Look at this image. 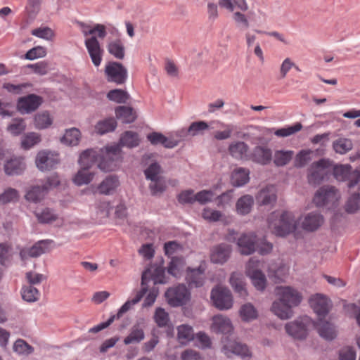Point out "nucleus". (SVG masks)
<instances>
[{"label": "nucleus", "mask_w": 360, "mask_h": 360, "mask_svg": "<svg viewBox=\"0 0 360 360\" xmlns=\"http://www.w3.org/2000/svg\"><path fill=\"white\" fill-rule=\"evenodd\" d=\"M147 139L153 145L162 144L167 148H173L178 145V141L167 138L158 132H153L147 136Z\"/></svg>", "instance_id": "29"}, {"label": "nucleus", "mask_w": 360, "mask_h": 360, "mask_svg": "<svg viewBox=\"0 0 360 360\" xmlns=\"http://www.w3.org/2000/svg\"><path fill=\"white\" fill-rule=\"evenodd\" d=\"M21 295L23 300L27 302H34L39 300L40 293L35 287L28 285L22 288Z\"/></svg>", "instance_id": "43"}, {"label": "nucleus", "mask_w": 360, "mask_h": 360, "mask_svg": "<svg viewBox=\"0 0 360 360\" xmlns=\"http://www.w3.org/2000/svg\"><path fill=\"white\" fill-rule=\"evenodd\" d=\"M25 169V163L21 157L11 158L4 165V171L8 175L20 174Z\"/></svg>", "instance_id": "27"}, {"label": "nucleus", "mask_w": 360, "mask_h": 360, "mask_svg": "<svg viewBox=\"0 0 360 360\" xmlns=\"http://www.w3.org/2000/svg\"><path fill=\"white\" fill-rule=\"evenodd\" d=\"M254 204L253 197L250 195H245L240 197L236 205V212L240 215H245L250 212Z\"/></svg>", "instance_id": "32"}, {"label": "nucleus", "mask_w": 360, "mask_h": 360, "mask_svg": "<svg viewBox=\"0 0 360 360\" xmlns=\"http://www.w3.org/2000/svg\"><path fill=\"white\" fill-rule=\"evenodd\" d=\"M330 172L329 161L321 159L313 162L308 169L307 179L309 184L319 185L328 176Z\"/></svg>", "instance_id": "7"}, {"label": "nucleus", "mask_w": 360, "mask_h": 360, "mask_svg": "<svg viewBox=\"0 0 360 360\" xmlns=\"http://www.w3.org/2000/svg\"><path fill=\"white\" fill-rule=\"evenodd\" d=\"M19 195L17 190L8 188L4 192L0 194V204L5 205L15 202L18 200Z\"/></svg>", "instance_id": "50"}, {"label": "nucleus", "mask_w": 360, "mask_h": 360, "mask_svg": "<svg viewBox=\"0 0 360 360\" xmlns=\"http://www.w3.org/2000/svg\"><path fill=\"white\" fill-rule=\"evenodd\" d=\"M302 128V124L297 122L294 125L277 129L274 134L279 137H286L300 131Z\"/></svg>", "instance_id": "54"}, {"label": "nucleus", "mask_w": 360, "mask_h": 360, "mask_svg": "<svg viewBox=\"0 0 360 360\" xmlns=\"http://www.w3.org/2000/svg\"><path fill=\"white\" fill-rule=\"evenodd\" d=\"M211 299L214 305L220 310L229 309L233 306V298L231 291L220 286L212 290Z\"/></svg>", "instance_id": "11"}, {"label": "nucleus", "mask_w": 360, "mask_h": 360, "mask_svg": "<svg viewBox=\"0 0 360 360\" xmlns=\"http://www.w3.org/2000/svg\"><path fill=\"white\" fill-rule=\"evenodd\" d=\"M79 139L80 131L76 128H72L66 130L61 139V142L67 146H76L78 144Z\"/></svg>", "instance_id": "44"}, {"label": "nucleus", "mask_w": 360, "mask_h": 360, "mask_svg": "<svg viewBox=\"0 0 360 360\" xmlns=\"http://www.w3.org/2000/svg\"><path fill=\"white\" fill-rule=\"evenodd\" d=\"M146 292V288L145 287L138 291L134 298L127 300L119 309L117 314V318L119 319L122 316L123 314L129 311L134 304L138 303L143 297Z\"/></svg>", "instance_id": "40"}, {"label": "nucleus", "mask_w": 360, "mask_h": 360, "mask_svg": "<svg viewBox=\"0 0 360 360\" xmlns=\"http://www.w3.org/2000/svg\"><path fill=\"white\" fill-rule=\"evenodd\" d=\"M46 55V49L42 46H36L30 49L25 54V58L27 60H34L43 58Z\"/></svg>", "instance_id": "63"}, {"label": "nucleus", "mask_w": 360, "mask_h": 360, "mask_svg": "<svg viewBox=\"0 0 360 360\" xmlns=\"http://www.w3.org/2000/svg\"><path fill=\"white\" fill-rule=\"evenodd\" d=\"M152 278L155 284L165 283L166 282L165 277V269L161 266H157L153 270H145L141 276V286L147 289V282Z\"/></svg>", "instance_id": "21"}, {"label": "nucleus", "mask_w": 360, "mask_h": 360, "mask_svg": "<svg viewBox=\"0 0 360 360\" xmlns=\"http://www.w3.org/2000/svg\"><path fill=\"white\" fill-rule=\"evenodd\" d=\"M248 160L262 165H268L272 160L271 150L266 146H256L252 150Z\"/></svg>", "instance_id": "20"}, {"label": "nucleus", "mask_w": 360, "mask_h": 360, "mask_svg": "<svg viewBox=\"0 0 360 360\" xmlns=\"http://www.w3.org/2000/svg\"><path fill=\"white\" fill-rule=\"evenodd\" d=\"M59 184L57 176L52 177L48 180V186H34L25 195V198L29 201L37 202L40 201L44 197L49 187L56 186Z\"/></svg>", "instance_id": "16"}, {"label": "nucleus", "mask_w": 360, "mask_h": 360, "mask_svg": "<svg viewBox=\"0 0 360 360\" xmlns=\"http://www.w3.org/2000/svg\"><path fill=\"white\" fill-rule=\"evenodd\" d=\"M41 0H27L25 11L27 15L34 17L40 11Z\"/></svg>", "instance_id": "62"}, {"label": "nucleus", "mask_w": 360, "mask_h": 360, "mask_svg": "<svg viewBox=\"0 0 360 360\" xmlns=\"http://www.w3.org/2000/svg\"><path fill=\"white\" fill-rule=\"evenodd\" d=\"M108 52L117 59H123L124 57V47L120 39L110 41L107 46Z\"/></svg>", "instance_id": "45"}, {"label": "nucleus", "mask_w": 360, "mask_h": 360, "mask_svg": "<svg viewBox=\"0 0 360 360\" xmlns=\"http://www.w3.org/2000/svg\"><path fill=\"white\" fill-rule=\"evenodd\" d=\"M154 319L159 327H165L169 321V314L164 309L159 307L155 310Z\"/></svg>", "instance_id": "57"}, {"label": "nucleus", "mask_w": 360, "mask_h": 360, "mask_svg": "<svg viewBox=\"0 0 360 360\" xmlns=\"http://www.w3.org/2000/svg\"><path fill=\"white\" fill-rule=\"evenodd\" d=\"M360 205V189L357 193H353L345 205V210L349 213L355 212Z\"/></svg>", "instance_id": "53"}, {"label": "nucleus", "mask_w": 360, "mask_h": 360, "mask_svg": "<svg viewBox=\"0 0 360 360\" xmlns=\"http://www.w3.org/2000/svg\"><path fill=\"white\" fill-rule=\"evenodd\" d=\"M107 97L109 100L117 103H125L129 98L127 91L122 89H113L110 91Z\"/></svg>", "instance_id": "48"}, {"label": "nucleus", "mask_w": 360, "mask_h": 360, "mask_svg": "<svg viewBox=\"0 0 360 360\" xmlns=\"http://www.w3.org/2000/svg\"><path fill=\"white\" fill-rule=\"evenodd\" d=\"M205 278V270L201 267L188 269L186 280L191 288L201 287L204 283Z\"/></svg>", "instance_id": "22"}, {"label": "nucleus", "mask_w": 360, "mask_h": 360, "mask_svg": "<svg viewBox=\"0 0 360 360\" xmlns=\"http://www.w3.org/2000/svg\"><path fill=\"white\" fill-rule=\"evenodd\" d=\"M26 125L23 119H14L8 126V131L13 134L18 135L25 129Z\"/></svg>", "instance_id": "58"}, {"label": "nucleus", "mask_w": 360, "mask_h": 360, "mask_svg": "<svg viewBox=\"0 0 360 360\" xmlns=\"http://www.w3.org/2000/svg\"><path fill=\"white\" fill-rule=\"evenodd\" d=\"M42 99L40 96L35 94H30L25 97H21L18 101V109L22 113H28L37 110L41 105Z\"/></svg>", "instance_id": "19"}, {"label": "nucleus", "mask_w": 360, "mask_h": 360, "mask_svg": "<svg viewBox=\"0 0 360 360\" xmlns=\"http://www.w3.org/2000/svg\"><path fill=\"white\" fill-rule=\"evenodd\" d=\"M53 120L47 112L38 113L34 117L35 127L43 129L51 125Z\"/></svg>", "instance_id": "46"}, {"label": "nucleus", "mask_w": 360, "mask_h": 360, "mask_svg": "<svg viewBox=\"0 0 360 360\" xmlns=\"http://www.w3.org/2000/svg\"><path fill=\"white\" fill-rule=\"evenodd\" d=\"M13 350L19 354L28 355L33 352L34 348L25 340L18 339L14 343Z\"/></svg>", "instance_id": "55"}, {"label": "nucleus", "mask_w": 360, "mask_h": 360, "mask_svg": "<svg viewBox=\"0 0 360 360\" xmlns=\"http://www.w3.org/2000/svg\"><path fill=\"white\" fill-rule=\"evenodd\" d=\"M53 243L51 240H42L36 243L31 248H25L20 250V256L22 260L30 257H37L50 250V245Z\"/></svg>", "instance_id": "15"}, {"label": "nucleus", "mask_w": 360, "mask_h": 360, "mask_svg": "<svg viewBox=\"0 0 360 360\" xmlns=\"http://www.w3.org/2000/svg\"><path fill=\"white\" fill-rule=\"evenodd\" d=\"M150 181L151 182L149 185V188L153 195L161 193L165 190V183L160 176L157 178L155 180Z\"/></svg>", "instance_id": "64"}, {"label": "nucleus", "mask_w": 360, "mask_h": 360, "mask_svg": "<svg viewBox=\"0 0 360 360\" xmlns=\"http://www.w3.org/2000/svg\"><path fill=\"white\" fill-rule=\"evenodd\" d=\"M169 305L179 307L185 304L190 300V292L184 285L171 288L165 292Z\"/></svg>", "instance_id": "12"}, {"label": "nucleus", "mask_w": 360, "mask_h": 360, "mask_svg": "<svg viewBox=\"0 0 360 360\" xmlns=\"http://www.w3.org/2000/svg\"><path fill=\"white\" fill-rule=\"evenodd\" d=\"M208 127V124L204 121L194 122L189 126L188 129V134L194 136L207 129Z\"/></svg>", "instance_id": "59"}, {"label": "nucleus", "mask_w": 360, "mask_h": 360, "mask_svg": "<svg viewBox=\"0 0 360 360\" xmlns=\"http://www.w3.org/2000/svg\"><path fill=\"white\" fill-rule=\"evenodd\" d=\"M115 114L124 123H131L136 118V112L130 107L119 106L115 109Z\"/></svg>", "instance_id": "37"}, {"label": "nucleus", "mask_w": 360, "mask_h": 360, "mask_svg": "<svg viewBox=\"0 0 360 360\" xmlns=\"http://www.w3.org/2000/svg\"><path fill=\"white\" fill-rule=\"evenodd\" d=\"M275 294L277 299L273 302L271 311L281 319H290L293 315L292 307L302 302L301 292L291 286H277Z\"/></svg>", "instance_id": "2"}, {"label": "nucleus", "mask_w": 360, "mask_h": 360, "mask_svg": "<svg viewBox=\"0 0 360 360\" xmlns=\"http://www.w3.org/2000/svg\"><path fill=\"white\" fill-rule=\"evenodd\" d=\"M263 267L264 262L255 257H251L245 267L247 276L250 278L255 288L259 291H263L267 283L266 276L261 270Z\"/></svg>", "instance_id": "6"}, {"label": "nucleus", "mask_w": 360, "mask_h": 360, "mask_svg": "<svg viewBox=\"0 0 360 360\" xmlns=\"http://www.w3.org/2000/svg\"><path fill=\"white\" fill-rule=\"evenodd\" d=\"M294 151L288 150H276L274 155V163L277 167H283L288 165L292 159Z\"/></svg>", "instance_id": "36"}, {"label": "nucleus", "mask_w": 360, "mask_h": 360, "mask_svg": "<svg viewBox=\"0 0 360 360\" xmlns=\"http://www.w3.org/2000/svg\"><path fill=\"white\" fill-rule=\"evenodd\" d=\"M211 329L217 333L226 334L232 330V325L229 318L219 314L213 316Z\"/></svg>", "instance_id": "26"}, {"label": "nucleus", "mask_w": 360, "mask_h": 360, "mask_svg": "<svg viewBox=\"0 0 360 360\" xmlns=\"http://www.w3.org/2000/svg\"><path fill=\"white\" fill-rule=\"evenodd\" d=\"M231 252V248L230 245L220 244L212 250L210 256L211 261L215 264H224L229 258Z\"/></svg>", "instance_id": "25"}, {"label": "nucleus", "mask_w": 360, "mask_h": 360, "mask_svg": "<svg viewBox=\"0 0 360 360\" xmlns=\"http://www.w3.org/2000/svg\"><path fill=\"white\" fill-rule=\"evenodd\" d=\"M144 328L145 323L143 320H141L134 324L131 328L129 335L124 339V343L125 345H129L131 343H138L144 339Z\"/></svg>", "instance_id": "23"}, {"label": "nucleus", "mask_w": 360, "mask_h": 360, "mask_svg": "<svg viewBox=\"0 0 360 360\" xmlns=\"http://www.w3.org/2000/svg\"><path fill=\"white\" fill-rule=\"evenodd\" d=\"M335 178L340 181H348V186L353 187L360 181V168L352 169L349 165H336L333 168Z\"/></svg>", "instance_id": "8"}, {"label": "nucleus", "mask_w": 360, "mask_h": 360, "mask_svg": "<svg viewBox=\"0 0 360 360\" xmlns=\"http://www.w3.org/2000/svg\"><path fill=\"white\" fill-rule=\"evenodd\" d=\"M313 151L311 150H302L301 151H300L295 157V167H304L309 161L311 160V155Z\"/></svg>", "instance_id": "56"}, {"label": "nucleus", "mask_w": 360, "mask_h": 360, "mask_svg": "<svg viewBox=\"0 0 360 360\" xmlns=\"http://www.w3.org/2000/svg\"><path fill=\"white\" fill-rule=\"evenodd\" d=\"M268 225L271 232L278 236H285L292 233L297 226V221L290 212H273L269 216Z\"/></svg>", "instance_id": "5"}, {"label": "nucleus", "mask_w": 360, "mask_h": 360, "mask_svg": "<svg viewBox=\"0 0 360 360\" xmlns=\"http://www.w3.org/2000/svg\"><path fill=\"white\" fill-rule=\"evenodd\" d=\"M35 214L40 223H51L56 221L58 218L57 215L49 208H45L39 212H37Z\"/></svg>", "instance_id": "51"}, {"label": "nucleus", "mask_w": 360, "mask_h": 360, "mask_svg": "<svg viewBox=\"0 0 360 360\" xmlns=\"http://www.w3.org/2000/svg\"><path fill=\"white\" fill-rule=\"evenodd\" d=\"M140 139L139 134L131 131H127L123 133L120 139V144L129 148L136 147L139 145Z\"/></svg>", "instance_id": "34"}, {"label": "nucleus", "mask_w": 360, "mask_h": 360, "mask_svg": "<svg viewBox=\"0 0 360 360\" xmlns=\"http://www.w3.org/2000/svg\"><path fill=\"white\" fill-rule=\"evenodd\" d=\"M121 158L120 145L105 147L98 151L94 149L84 150L79 157L81 169L74 176V183L77 186L89 184L94 176L90 168L95 164L104 172L115 170L121 162Z\"/></svg>", "instance_id": "1"}, {"label": "nucleus", "mask_w": 360, "mask_h": 360, "mask_svg": "<svg viewBox=\"0 0 360 360\" xmlns=\"http://www.w3.org/2000/svg\"><path fill=\"white\" fill-rule=\"evenodd\" d=\"M257 237L252 233H243L238 239L237 245L243 255H250L256 250Z\"/></svg>", "instance_id": "18"}, {"label": "nucleus", "mask_w": 360, "mask_h": 360, "mask_svg": "<svg viewBox=\"0 0 360 360\" xmlns=\"http://www.w3.org/2000/svg\"><path fill=\"white\" fill-rule=\"evenodd\" d=\"M338 191L334 186L321 187L315 193L313 201L318 207L331 204L333 205L340 198Z\"/></svg>", "instance_id": "9"}, {"label": "nucleus", "mask_w": 360, "mask_h": 360, "mask_svg": "<svg viewBox=\"0 0 360 360\" xmlns=\"http://www.w3.org/2000/svg\"><path fill=\"white\" fill-rule=\"evenodd\" d=\"M222 352L228 357H231L233 354L242 358L251 356V352L245 345L232 340H229L224 344Z\"/></svg>", "instance_id": "17"}, {"label": "nucleus", "mask_w": 360, "mask_h": 360, "mask_svg": "<svg viewBox=\"0 0 360 360\" xmlns=\"http://www.w3.org/2000/svg\"><path fill=\"white\" fill-rule=\"evenodd\" d=\"M333 148L336 153L345 154L352 148V143L347 139H339L334 141Z\"/></svg>", "instance_id": "52"}, {"label": "nucleus", "mask_w": 360, "mask_h": 360, "mask_svg": "<svg viewBox=\"0 0 360 360\" xmlns=\"http://www.w3.org/2000/svg\"><path fill=\"white\" fill-rule=\"evenodd\" d=\"M117 122L113 118L106 119L101 121L96 125V130L100 134H103L115 130Z\"/></svg>", "instance_id": "47"}, {"label": "nucleus", "mask_w": 360, "mask_h": 360, "mask_svg": "<svg viewBox=\"0 0 360 360\" xmlns=\"http://www.w3.org/2000/svg\"><path fill=\"white\" fill-rule=\"evenodd\" d=\"M185 262L183 257H172L167 267V272L172 276L177 278L184 267Z\"/></svg>", "instance_id": "42"}, {"label": "nucleus", "mask_w": 360, "mask_h": 360, "mask_svg": "<svg viewBox=\"0 0 360 360\" xmlns=\"http://www.w3.org/2000/svg\"><path fill=\"white\" fill-rule=\"evenodd\" d=\"M177 338L180 343L186 345L194 338L193 328L188 325H181L177 328Z\"/></svg>", "instance_id": "38"}, {"label": "nucleus", "mask_w": 360, "mask_h": 360, "mask_svg": "<svg viewBox=\"0 0 360 360\" xmlns=\"http://www.w3.org/2000/svg\"><path fill=\"white\" fill-rule=\"evenodd\" d=\"M310 306L319 316V321L314 323L321 337L326 340H333L336 337V330L332 323L324 321V318L329 312L330 302L328 298L321 294L313 295L309 300Z\"/></svg>", "instance_id": "4"}, {"label": "nucleus", "mask_w": 360, "mask_h": 360, "mask_svg": "<svg viewBox=\"0 0 360 360\" xmlns=\"http://www.w3.org/2000/svg\"><path fill=\"white\" fill-rule=\"evenodd\" d=\"M105 75L110 82L124 84L127 79V70L117 62H109L105 67Z\"/></svg>", "instance_id": "10"}, {"label": "nucleus", "mask_w": 360, "mask_h": 360, "mask_svg": "<svg viewBox=\"0 0 360 360\" xmlns=\"http://www.w3.org/2000/svg\"><path fill=\"white\" fill-rule=\"evenodd\" d=\"M119 186V180L115 176L106 177L98 186V192L101 194L109 195Z\"/></svg>", "instance_id": "33"}, {"label": "nucleus", "mask_w": 360, "mask_h": 360, "mask_svg": "<svg viewBox=\"0 0 360 360\" xmlns=\"http://www.w3.org/2000/svg\"><path fill=\"white\" fill-rule=\"evenodd\" d=\"M250 172L247 169L238 168L235 169L231 175L232 184L236 186H242L249 181Z\"/></svg>", "instance_id": "35"}, {"label": "nucleus", "mask_w": 360, "mask_h": 360, "mask_svg": "<svg viewBox=\"0 0 360 360\" xmlns=\"http://www.w3.org/2000/svg\"><path fill=\"white\" fill-rule=\"evenodd\" d=\"M27 68L33 70V72L39 75H46L49 69V63L47 61H40L34 64L27 65Z\"/></svg>", "instance_id": "60"}, {"label": "nucleus", "mask_w": 360, "mask_h": 360, "mask_svg": "<svg viewBox=\"0 0 360 360\" xmlns=\"http://www.w3.org/2000/svg\"><path fill=\"white\" fill-rule=\"evenodd\" d=\"M59 162L58 153L46 150L38 152L35 159L36 166L41 171L52 169Z\"/></svg>", "instance_id": "13"}, {"label": "nucleus", "mask_w": 360, "mask_h": 360, "mask_svg": "<svg viewBox=\"0 0 360 360\" xmlns=\"http://www.w3.org/2000/svg\"><path fill=\"white\" fill-rule=\"evenodd\" d=\"M240 316L244 321H251L256 319L258 312L255 307L250 303H246L241 306L239 310Z\"/></svg>", "instance_id": "41"}, {"label": "nucleus", "mask_w": 360, "mask_h": 360, "mask_svg": "<svg viewBox=\"0 0 360 360\" xmlns=\"http://www.w3.org/2000/svg\"><path fill=\"white\" fill-rule=\"evenodd\" d=\"M78 25L84 37L91 35V37L85 39L84 44L93 64L96 67H98L102 62L104 51L94 34H97L100 39L105 38L107 34L105 26L102 24H96L91 26L82 22H78Z\"/></svg>", "instance_id": "3"}, {"label": "nucleus", "mask_w": 360, "mask_h": 360, "mask_svg": "<svg viewBox=\"0 0 360 360\" xmlns=\"http://www.w3.org/2000/svg\"><path fill=\"white\" fill-rule=\"evenodd\" d=\"M212 123L217 124V127H220L224 129L223 131H216L214 134V139L217 140H225L231 136L234 129L233 125L225 124L220 121H214Z\"/></svg>", "instance_id": "39"}, {"label": "nucleus", "mask_w": 360, "mask_h": 360, "mask_svg": "<svg viewBox=\"0 0 360 360\" xmlns=\"http://www.w3.org/2000/svg\"><path fill=\"white\" fill-rule=\"evenodd\" d=\"M248 146L243 141L232 142L229 146V154L237 160H248Z\"/></svg>", "instance_id": "28"}, {"label": "nucleus", "mask_w": 360, "mask_h": 360, "mask_svg": "<svg viewBox=\"0 0 360 360\" xmlns=\"http://www.w3.org/2000/svg\"><path fill=\"white\" fill-rule=\"evenodd\" d=\"M276 191L274 186H268L259 191L256 195L257 202L259 205H268L276 201Z\"/></svg>", "instance_id": "24"}, {"label": "nucleus", "mask_w": 360, "mask_h": 360, "mask_svg": "<svg viewBox=\"0 0 360 360\" xmlns=\"http://www.w3.org/2000/svg\"><path fill=\"white\" fill-rule=\"evenodd\" d=\"M310 321V319L306 316L301 320L289 322L285 325V330L294 338L303 339L307 336V326Z\"/></svg>", "instance_id": "14"}, {"label": "nucleus", "mask_w": 360, "mask_h": 360, "mask_svg": "<svg viewBox=\"0 0 360 360\" xmlns=\"http://www.w3.org/2000/svg\"><path fill=\"white\" fill-rule=\"evenodd\" d=\"M339 360H356V352L352 347L345 346L338 352Z\"/></svg>", "instance_id": "61"}, {"label": "nucleus", "mask_w": 360, "mask_h": 360, "mask_svg": "<svg viewBox=\"0 0 360 360\" xmlns=\"http://www.w3.org/2000/svg\"><path fill=\"white\" fill-rule=\"evenodd\" d=\"M229 282L235 292L238 293L240 296L245 297L248 295L244 276L242 274L233 273L231 275Z\"/></svg>", "instance_id": "30"}, {"label": "nucleus", "mask_w": 360, "mask_h": 360, "mask_svg": "<svg viewBox=\"0 0 360 360\" xmlns=\"http://www.w3.org/2000/svg\"><path fill=\"white\" fill-rule=\"evenodd\" d=\"M323 222V217L318 213H310L307 215L302 221L304 229L313 231L317 229Z\"/></svg>", "instance_id": "31"}, {"label": "nucleus", "mask_w": 360, "mask_h": 360, "mask_svg": "<svg viewBox=\"0 0 360 360\" xmlns=\"http://www.w3.org/2000/svg\"><path fill=\"white\" fill-rule=\"evenodd\" d=\"M41 141V136L35 132H30L25 135L22 140V147L28 150Z\"/></svg>", "instance_id": "49"}]
</instances>
